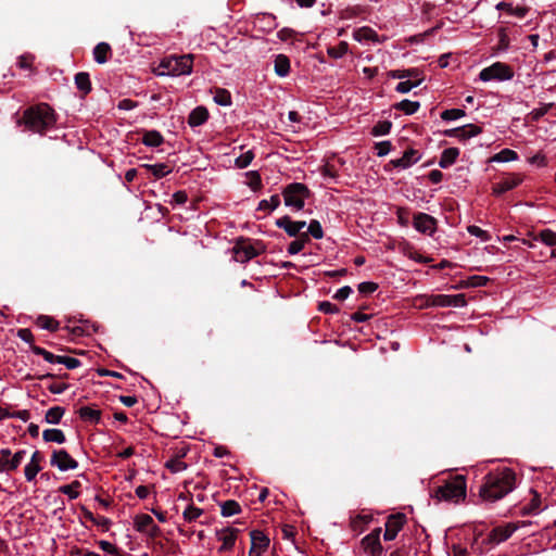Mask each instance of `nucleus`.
<instances>
[{
  "mask_svg": "<svg viewBox=\"0 0 556 556\" xmlns=\"http://www.w3.org/2000/svg\"><path fill=\"white\" fill-rule=\"evenodd\" d=\"M516 486V473L510 468L489 472L480 486V497L484 502H496L511 492Z\"/></svg>",
  "mask_w": 556,
  "mask_h": 556,
  "instance_id": "nucleus-1",
  "label": "nucleus"
},
{
  "mask_svg": "<svg viewBox=\"0 0 556 556\" xmlns=\"http://www.w3.org/2000/svg\"><path fill=\"white\" fill-rule=\"evenodd\" d=\"M25 126L40 135H45L56 123L55 111L47 103H39L27 108L23 113Z\"/></svg>",
  "mask_w": 556,
  "mask_h": 556,
  "instance_id": "nucleus-2",
  "label": "nucleus"
},
{
  "mask_svg": "<svg viewBox=\"0 0 556 556\" xmlns=\"http://www.w3.org/2000/svg\"><path fill=\"white\" fill-rule=\"evenodd\" d=\"M517 530V526L515 523H507L505 526H498L491 530L486 538L481 539V533L477 534L472 542V549L483 548L491 549L495 545H498L502 542L508 540L513 533Z\"/></svg>",
  "mask_w": 556,
  "mask_h": 556,
  "instance_id": "nucleus-3",
  "label": "nucleus"
},
{
  "mask_svg": "<svg viewBox=\"0 0 556 556\" xmlns=\"http://www.w3.org/2000/svg\"><path fill=\"white\" fill-rule=\"evenodd\" d=\"M466 496V478L457 475L438 486L434 491V497L440 501L458 502Z\"/></svg>",
  "mask_w": 556,
  "mask_h": 556,
  "instance_id": "nucleus-4",
  "label": "nucleus"
},
{
  "mask_svg": "<svg viewBox=\"0 0 556 556\" xmlns=\"http://www.w3.org/2000/svg\"><path fill=\"white\" fill-rule=\"evenodd\" d=\"M193 54L170 55L164 58L160 63L163 75H187L192 72Z\"/></svg>",
  "mask_w": 556,
  "mask_h": 556,
  "instance_id": "nucleus-5",
  "label": "nucleus"
},
{
  "mask_svg": "<svg viewBox=\"0 0 556 556\" xmlns=\"http://www.w3.org/2000/svg\"><path fill=\"white\" fill-rule=\"evenodd\" d=\"M282 195L287 206L300 211L304 207V201L311 195V191L304 184L292 182L285 187Z\"/></svg>",
  "mask_w": 556,
  "mask_h": 556,
  "instance_id": "nucleus-6",
  "label": "nucleus"
},
{
  "mask_svg": "<svg viewBox=\"0 0 556 556\" xmlns=\"http://www.w3.org/2000/svg\"><path fill=\"white\" fill-rule=\"evenodd\" d=\"M479 77L483 81L490 80H509L514 77L513 68L502 62H495L491 66L483 68Z\"/></svg>",
  "mask_w": 556,
  "mask_h": 556,
  "instance_id": "nucleus-7",
  "label": "nucleus"
},
{
  "mask_svg": "<svg viewBox=\"0 0 556 556\" xmlns=\"http://www.w3.org/2000/svg\"><path fill=\"white\" fill-rule=\"evenodd\" d=\"M264 247H262L260 250L256 249L250 242V239L240 238L232 248L233 260L239 263H247L250 260L258 256L262 252H264Z\"/></svg>",
  "mask_w": 556,
  "mask_h": 556,
  "instance_id": "nucleus-8",
  "label": "nucleus"
},
{
  "mask_svg": "<svg viewBox=\"0 0 556 556\" xmlns=\"http://www.w3.org/2000/svg\"><path fill=\"white\" fill-rule=\"evenodd\" d=\"M26 452L24 450L12 454L11 450L2 448L0 451V472H10L16 470L23 462Z\"/></svg>",
  "mask_w": 556,
  "mask_h": 556,
  "instance_id": "nucleus-9",
  "label": "nucleus"
},
{
  "mask_svg": "<svg viewBox=\"0 0 556 556\" xmlns=\"http://www.w3.org/2000/svg\"><path fill=\"white\" fill-rule=\"evenodd\" d=\"M466 305L465 294H434L430 295L427 300V306H438V307H460Z\"/></svg>",
  "mask_w": 556,
  "mask_h": 556,
  "instance_id": "nucleus-10",
  "label": "nucleus"
},
{
  "mask_svg": "<svg viewBox=\"0 0 556 556\" xmlns=\"http://www.w3.org/2000/svg\"><path fill=\"white\" fill-rule=\"evenodd\" d=\"M50 465L56 467L61 471L76 469L78 462L74 459L66 450H54L50 458Z\"/></svg>",
  "mask_w": 556,
  "mask_h": 556,
  "instance_id": "nucleus-11",
  "label": "nucleus"
},
{
  "mask_svg": "<svg viewBox=\"0 0 556 556\" xmlns=\"http://www.w3.org/2000/svg\"><path fill=\"white\" fill-rule=\"evenodd\" d=\"M380 534L381 528H376L362 539L361 545L369 556H380L382 554L383 547L380 542Z\"/></svg>",
  "mask_w": 556,
  "mask_h": 556,
  "instance_id": "nucleus-12",
  "label": "nucleus"
},
{
  "mask_svg": "<svg viewBox=\"0 0 556 556\" xmlns=\"http://www.w3.org/2000/svg\"><path fill=\"white\" fill-rule=\"evenodd\" d=\"M250 538H251V547L249 551L250 556H261L264 552L267 551L270 540L263 531L252 530L250 532Z\"/></svg>",
  "mask_w": 556,
  "mask_h": 556,
  "instance_id": "nucleus-13",
  "label": "nucleus"
},
{
  "mask_svg": "<svg viewBox=\"0 0 556 556\" xmlns=\"http://www.w3.org/2000/svg\"><path fill=\"white\" fill-rule=\"evenodd\" d=\"M406 522L405 514L397 513L390 515L386 522V531L383 538L386 541H392L396 538L397 533L404 527Z\"/></svg>",
  "mask_w": 556,
  "mask_h": 556,
  "instance_id": "nucleus-14",
  "label": "nucleus"
},
{
  "mask_svg": "<svg viewBox=\"0 0 556 556\" xmlns=\"http://www.w3.org/2000/svg\"><path fill=\"white\" fill-rule=\"evenodd\" d=\"M275 225L283 229L289 237H298L303 233L302 229L306 227L305 220H292L290 216L285 215L278 219H276Z\"/></svg>",
  "mask_w": 556,
  "mask_h": 556,
  "instance_id": "nucleus-15",
  "label": "nucleus"
},
{
  "mask_svg": "<svg viewBox=\"0 0 556 556\" xmlns=\"http://www.w3.org/2000/svg\"><path fill=\"white\" fill-rule=\"evenodd\" d=\"M413 225L416 230L425 235H432L437 229L435 218L422 212H418L414 215Z\"/></svg>",
  "mask_w": 556,
  "mask_h": 556,
  "instance_id": "nucleus-16",
  "label": "nucleus"
},
{
  "mask_svg": "<svg viewBox=\"0 0 556 556\" xmlns=\"http://www.w3.org/2000/svg\"><path fill=\"white\" fill-rule=\"evenodd\" d=\"M522 181L523 177L520 174H509L492 186V192L494 195L500 197L518 187Z\"/></svg>",
  "mask_w": 556,
  "mask_h": 556,
  "instance_id": "nucleus-17",
  "label": "nucleus"
},
{
  "mask_svg": "<svg viewBox=\"0 0 556 556\" xmlns=\"http://www.w3.org/2000/svg\"><path fill=\"white\" fill-rule=\"evenodd\" d=\"M421 159V153L413 148H408L404 153L403 156L396 160L390 161V165H392L395 168H408L415 163H417Z\"/></svg>",
  "mask_w": 556,
  "mask_h": 556,
  "instance_id": "nucleus-18",
  "label": "nucleus"
},
{
  "mask_svg": "<svg viewBox=\"0 0 556 556\" xmlns=\"http://www.w3.org/2000/svg\"><path fill=\"white\" fill-rule=\"evenodd\" d=\"M240 532L239 529L227 527L225 529H222L220 531H217L218 540L223 542L222 546L219 547V552L230 551L237 540V535Z\"/></svg>",
  "mask_w": 556,
  "mask_h": 556,
  "instance_id": "nucleus-19",
  "label": "nucleus"
},
{
  "mask_svg": "<svg viewBox=\"0 0 556 556\" xmlns=\"http://www.w3.org/2000/svg\"><path fill=\"white\" fill-rule=\"evenodd\" d=\"M208 118V111L204 106H197L188 116V124L191 127H197L204 124Z\"/></svg>",
  "mask_w": 556,
  "mask_h": 556,
  "instance_id": "nucleus-20",
  "label": "nucleus"
},
{
  "mask_svg": "<svg viewBox=\"0 0 556 556\" xmlns=\"http://www.w3.org/2000/svg\"><path fill=\"white\" fill-rule=\"evenodd\" d=\"M77 413L79 418L86 422L98 425L101 420V410L94 409L90 406H83Z\"/></svg>",
  "mask_w": 556,
  "mask_h": 556,
  "instance_id": "nucleus-21",
  "label": "nucleus"
},
{
  "mask_svg": "<svg viewBox=\"0 0 556 556\" xmlns=\"http://www.w3.org/2000/svg\"><path fill=\"white\" fill-rule=\"evenodd\" d=\"M111 55L112 49L106 42H100L93 48V59L99 64L108 62Z\"/></svg>",
  "mask_w": 556,
  "mask_h": 556,
  "instance_id": "nucleus-22",
  "label": "nucleus"
},
{
  "mask_svg": "<svg viewBox=\"0 0 556 556\" xmlns=\"http://www.w3.org/2000/svg\"><path fill=\"white\" fill-rule=\"evenodd\" d=\"M141 131L143 134L141 141L147 147H160L164 142L162 134L157 130L142 129Z\"/></svg>",
  "mask_w": 556,
  "mask_h": 556,
  "instance_id": "nucleus-23",
  "label": "nucleus"
},
{
  "mask_svg": "<svg viewBox=\"0 0 556 556\" xmlns=\"http://www.w3.org/2000/svg\"><path fill=\"white\" fill-rule=\"evenodd\" d=\"M76 88L83 93V97L87 96L91 91L90 76L86 72H79L75 75Z\"/></svg>",
  "mask_w": 556,
  "mask_h": 556,
  "instance_id": "nucleus-24",
  "label": "nucleus"
},
{
  "mask_svg": "<svg viewBox=\"0 0 556 556\" xmlns=\"http://www.w3.org/2000/svg\"><path fill=\"white\" fill-rule=\"evenodd\" d=\"M459 155V150L457 148H447L443 150L441 153V157L439 161V165L442 168H447L456 162V159Z\"/></svg>",
  "mask_w": 556,
  "mask_h": 556,
  "instance_id": "nucleus-25",
  "label": "nucleus"
},
{
  "mask_svg": "<svg viewBox=\"0 0 556 556\" xmlns=\"http://www.w3.org/2000/svg\"><path fill=\"white\" fill-rule=\"evenodd\" d=\"M275 73L279 77H286L290 73V60L285 54H278L275 58Z\"/></svg>",
  "mask_w": 556,
  "mask_h": 556,
  "instance_id": "nucleus-26",
  "label": "nucleus"
},
{
  "mask_svg": "<svg viewBox=\"0 0 556 556\" xmlns=\"http://www.w3.org/2000/svg\"><path fill=\"white\" fill-rule=\"evenodd\" d=\"M533 493V498L531 502L525 506L521 507L520 514L522 516H530L535 515L540 511V505H541V497L540 494L536 493L534 490H531Z\"/></svg>",
  "mask_w": 556,
  "mask_h": 556,
  "instance_id": "nucleus-27",
  "label": "nucleus"
},
{
  "mask_svg": "<svg viewBox=\"0 0 556 556\" xmlns=\"http://www.w3.org/2000/svg\"><path fill=\"white\" fill-rule=\"evenodd\" d=\"M42 439L45 442H54L63 444L66 441L64 432L60 429H46L42 432Z\"/></svg>",
  "mask_w": 556,
  "mask_h": 556,
  "instance_id": "nucleus-28",
  "label": "nucleus"
},
{
  "mask_svg": "<svg viewBox=\"0 0 556 556\" xmlns=\"http://www.w3.org/2000/svg\"><path fill=\"white\" fill-rule=\"evenodd\" d=\"M240 513L241 506L235 500H227L220 504V514L223 517H231Z\"/></svg>",
  "mask_w": 556,
  "mask_h": 556,
  "instance_id": "nucleus-29",
  "label": "nucleus"
},
{
  "mask_svg": "<svg viewBox=\"0 0 556 556\" xmlns=\"http://www.w3.org/2000/svg\"><path fill=\"white\" fill-rule=\"evenodd\" d=\"M65 414V408L61 406H53L46 412L45 421L51 425L60 424Z\"/></svg>",
  "mask_w": 556,
  "mask_h": 556,
  "instance_id": "nucleus-30",
  "label": "nucleus"
},
{
  "mask_svg": "<svg viewBox=\"0 0 556 556\" xmlns=\"http://www.w3.org/2000/svg\"><path fill=\"white\" fill-rule=\"evenodd\" d=\"M36 325L52 332L56 331L60 327L59 321L48 315H39L36 319Z\"/></svg>",
  "mask_w": 556,
  "mask_h": 556,
  "instance_id": "nucleus-31",
  "label": "nucleus"
},
{
  "mask_svg": "<svg viewBox=\"0 0 556 556\" xmlns=\"http://www.w3.org/2000/svg\"><path fill=\"white\" fill-rule=\"evenodd\" d=\"M393 108L395 110L403 111L406 115H412L419 110L420 103L418 101L404 99L401 102L394 104Z\"/></svg>",
  "mask_w": 556,
  "mask_h": 556,
  "instance_id": "nucleus-32",
  "label": "nucleus"
},
{
  "mask_svg": "<svg viewBox=\"0 0 556 556\" xmlns=\"http://www.w3.org/2000/svg\"><path fill=\"white\" fill-rule=\"evenodd\" d=\"M144 168L152 173L155 178H162L172 172V168L165 163L159 164H144Z\"/></svg>",
  "mask_w": 556,
  "mask_h": 556,
  "instance_id": "nucleus-33",
  "label": "nucleus"
},
{
  "mask_svg": "<svg viewBox=\"0 0 556 556\" xmlns=\"http://www.w3.org/2000/svg\"><path fill=\"white\" fill-rule=\"evenodd\" d=\"M309 237H308V233L304 232V233H301L300 235V238H298L296 240L292 241L289 245H288V253L291 254V255H294V254H298L299 252H301L305 244L309 242Z\"/></svg>",
  "mask_w": 556,
  "mask_h": 556,
  "instance_id": "nucleus-34",
  "label": "nucleus"
},
{
  "mask_svg": "<svg viewBox=\"0 0 556 556\" xmlns=\"http://www.w3.org/2000/svg\"><path fill=\"white\" fill-rule=\"evenodd\" d=\"M154 523L153 518L150 515L141 514L135 518V528L137 531L144 533Z\"/></svg>",
  "mask_w": 556,
  "mask_h": 556,
  "instance_id": "nucleus-35",
  "label": "nucleus"
},
{
  "mask_svg": "<svg viewBox=\"0 0 556 556\" xmlns=\"http://www.w3.org/2000/svg\"><path fill=\"white\" fill-rule=\"evenodd\" d=\"M213 99L218 105L228 106L231 104V94L224 88H216Z\"/></svg>",
  "mask_w": 556,
  "mask_h": 556,
  "instance_id": "nucleus-36",
  "label": "nucleus"
},
{
  "mask_svg": "<svg viewBox=\"0 0 556 556\" xmlns=\"http://www.w3.org/2000/svg\"><path fill=\"white\" fill-rule=\"evenodd\" d=\"M80 486V482L78 480H74L70 484L61 485L58 491L67 495L71 500H75L79 496V493L76 490Z\"/></svg>",
  "mask_w": 556,
  "mask_h": 556,
  "instance_id": "nucleus-37",
  "label": "nucleus"
},
{
  "mask_svg": "<svg viewBox=\"0 0 556 556\" xmlns=\"http://www.w3.org/2000/svg\"><path fill=\"white\" fill-rule=\"evenodd\" d=\"M534 240H540L548 247H556V232L552 229H543L534 237Z\"/></svg>",
  "mask_w": 556,
  "mask_h": 556,
  "instance_id": "nucleus-38",
  "label": "nucleus"
},
{
  "mask_svg": "<svg viewBox=\"0 0 556 556\" xmlns=\"http://www.w3.org/2000/svg\"><path fill=\"white\" fill-rule=\"evenodd\" d=\"M377 36V33L367 26L356 29L353 34L354 39L357 41L374 40Z\"/></svg>",
  "mask_w": 556,
  "mask_h": 556,
  "instance_id": "nucleus-39",
  "label": "nucleus"
},
{
  "mask_svg": "<svg viewBox=\"0 0 556 556\" xmlns=\"http://www.w3.org/2000/svg\"><path fill=\"white\" fill-rule=\"evenodd\" d=\"M392 123L390 121H380L372 128L370 134L375 137L388 135L391 131Z\"/></svg>",
  "mask_w": 556,
  "mask_h": 556,
  "instance_id": "nucleus-40",
  "label": "nucleus"
},
{
  "mask_svg": "<svg viewBox=\"0 0 556 556\" xmlns=\"http://www.w3.org/2000/svg\"><path fill=\"white\" fill-rule=\"evenodd\" d=\"M31 351L36 355L42 356L45 358V361H47L49 363H52V364L56 363V364H59L60 355H54L53 353L45 350L43 348L35 345V344H31Z\"/></svg>",
  "mask_w": 556,
  "mask_h": 556,
  "instance_id": "nucleus-41",
  "label": "nucleus"
},
{
  "mask_svg": "<svg viewBox=\"0 0 556 556\" xmlns=\"http://www.w3.org/2000/svg\"><path fill=\"white\" fill-rule=\"evenodd\" d=\"M348 49H349L348 42L341 41L337 46L329 47L327 49V53L330 58L340 59L348 52Z\"/></svg>",
  "mask_w": 556,
  "mask_h": 556,
  "instance_id": "nucleus-42",
  "label": "nucleus"
},
{
  "mask_svg": "<svg viewBox=\"0 0 556 556\" xmlns=\"http://www.w3.org/2000/svg\"><path fill=\"white\" fill-rule=\"evenodd\" d=\"M462 128L463 131L459 135V140H467L482 132V128L473 124L462 126Z\"/></svg>",
  "mask_w": 556,
  "mask_h": 556,
  "instance_id": "nucleus-43",
  "label": "nucleus"
},
{
  "mask_svg": "<svg viewBox=\"0 0 556 556\" xmlns=\"http://www.w3.org/2000/svg\"><path fill=\"white\" fill-rule=\"evenodd\" d=\"M553 109H556V104L555 103H546V104H543L541 108H538V109H534L531 113H530V117L533 122H538L540 121L545 114H547L549 111H552Z\"/></svg>",
  "mask_w": 556,
  "mask_h": 556,
  "instance_id": "nucleus-44",
  "label": "nucleus"
},
{
  "mask_svg": "<svg viewBox=\"0 0 556 556\" xmlns=\"http://www.w3.org/2000/svg\"><path fill=\"white\" fill-rule=\"evenodd\" d=\"M279 204H280L279 195L274 194L270 197V200H262L258 203L257 210L258 211H266V210L274 211L279 206Z\"/></svg>",
  "mask_w": 556,
  "mask_h": 556,
  "instance_id": "nucleus-45",
  "label": "nucleus"
},
{
  "mask_svg": "<svg viewBox=\"0 0 556 556\" xmlns=\"http://www.w3.org/2000/svg\"><path fill=\"white\" fill-rule=\"evenodd\" d=\"M418 74H419V71L417 68L394 70L389 73V75L392 78H396V79L417 77Z\"/></svg>",
  "mask_w": 556,
  "mask_h": 556,
  "instance_id": "nucleus-46",
  "label": "nucleus"
},
{
  "mask_svg": "<svg viewBox=\"0 0 556 556\" xmlns=\"http://www.w3.org/2000/svg\"><path fill=\"white\" fill-rule=\"evenodd\" d=\"M518 159V154L516 151L510 149H503L497 154L494 155L493 160L496 162H510Z\"/></svg>",
  "mask_w": 556,
  "mask_h": 556,
  "instance_id": "nucleus-47",
  "label": "nucleus"
},
{
  "mask_svg": "<svg viewBox=\"0 0 556 556\" xmlns=\"http://www.w3.org/2000/svg\"><path fill=\"white\" fill-rule=\"evenodd\" d=\"M165 467L172 472H179L187 468V464L184 463L179 456L168 459Z\"/></svg>",
  "mask_w": 556,
  "mask_h": 556,
  "instance_id": "nucleus-48",
  "label": "nucleus"
},
{
  "mask_svg": "<svg viewBox=\"0 0 556 556\" xmlns=\"http://www.w3.org/2000/svg\"><path fill=\"white\" fill-rule=\"evenodd\" d=\"M308 237L312 236L314 239H321L324 237V231L320 223L316 219H312L307 226Z\"/></svg>",
  "mask_w": 556,
  "mask_h": 556,
  "instance_id": "nucleus-49",
  "label": "nucleus"
},
{
  "mask_svg": "<svg viewBox=\"0 0 556 556\" xmlns=\"http://www.w3.org/2000/svg\"><path fill=\"white\" fill-rule=\"evenodd\" d=\"M466 115L465 110L463 109H448L441 113V118L443 121H454Z\"/></svg>",
  "mask_w": 556,
  "mask_h": 556,
  "instance_id": "nucleus-50",
  "label": "nucleus"
},
{
  "mask_svg": "<svg viewBox=\"0 0 556 556\" xmlns=\"http://www.w3.org/2000/svg\"><path fill=\"white\" fill-rule=\"evenodd\" d=\"M253 159H254V153L252 151H247L245 153L240 154L235 160V165L238 168H245V167H248L251 164Z\"/></svg>",
  "mask_w": 556,
  "mask_h": 556,
  "instance_id": "nucleus-51",
  "label": "nucleus"
},
{
  "mask_svg": "<svg viewBox=\"0 0 556 556\" xmlns=\"http://www.w3.org/2000/svg\"><path fill=\"white\" fill-rule=\"evenodd\" d=\"M422 81V78L420 79H417L416 81H412V80H405V81H400L396 87H395V90L400 93H407L409 92L413 88L419 86Z\"/></svg>",
  "mask_w": 556,
  "mask_h": 556,
  "instance_id": "nucleus-52",
  "label": "nucleus"
},
{
  "mask_svg": "<svg viewBox=\"0 0 556 556\" xmlns=\"http://www.w3.org/2000/svg\"><path fill=\"white\" fill-rule=\"evenodd\" d=\"M203 514V509L198 508L193 505H189L184 511V518L186 521L191 522L194 521Z\"/></svg>",
  "mask_w": 556,
  "mask_h": 556,
  "instance_id": "nucleus-53",
  "label": "nucleus"
},
{
  "mask_svg": "<svg viewBox=\"0 0 556 556\" xmlns=\"http://www.w3.org/2000/svg\"><path fill=\"white\" fill-rule=\"evenodd\" d=\"M41 470V466L40 465H36V464H33V463H28L25 468H24V475H25V479L28 481V482H31L33 480H35L36 476L38 475V472Z\"/></svg>",
  "mask_w": 556,
  "mask_h": 556,
  "instance_id": "nucleus-54",
  "label": "nucleus"
},
{
  "mask_svg": "<svg viewBox=\"0 0 556 556\" xmlns=\"http://www.w3.org/2000/svg\"><path fill=\"white\" fill-rule=\"evenodd\" d=\"M467 229L470 235L480 238L482 241H489L491 239V236L486 230H483L476 225L468 226Z\"/></svg>",
  "mask_w": 556,
  "mask_h": 556,
  "instance_id": "nucleus-55",
  "label": "nucleus"
},
{
  "mask_svg": "<svg viewBox=\"0 0 556 556\" xmlns=\"http://www.w3.org/2000/svg\"><path fill=\"white\" fill-rule=\"evenodd\" d=\"M59 364H63L67 369H75L81 365V362L75 357L60 355Z\"/></svg>",
  "mask_w": 556,
  "mask_h": 556,
  "instance_id": "nucleus-56",
  "label": "nucleus"
},
{
  "mask_svg": "<svg viewBox=\"0 0 556 556\" xmlns=\"http://www.w3.org/2000/svg\"><path fill=\"white\" fill-rule=\"evenodd\" d=\"M250 178L249 186L252 190L256 191L262 187V179L257 172L252 170L247 174Z\"/></svg>",
  "mask_w": 556,
  "mask_h": 556,
  "instance_id": "nucleus-57",
  "label": "nucleus"
},
{
  "mask_svg": "<svg viewBox=\"0 0 556 556\" xmlns=\"http://www.w3.org/2000/svg\"><path fill=\"white\" fill-rule=\"evenodd\" d=\"M490 282V278L486 276H471L468 279V286L470 287H485Z\"/></svg>",
  "mask_w": 556,
  "mask_h": 556,
  "instance_id": "nucleus-58",
  "label": "nucleus"
},
{
  "mask_svg": "<svg viewBox=\"0 0 556 556\" xmlns=\"http://www.w3.org/2000/svg\"><path fill=\"white\" fill-rule=\"evenodd\" d=\"M392 149L391 141H380L375 143V150L377 151L378 156L387 155Z\"/></svg>",
  "mask_w": 556,
  "mask_h": 556,
  "instance_id": "nucleus-59",
  "label": "nucleus"
},
{
  "mask_svg": "<svg viewBox=\"0 0 556 556\" xmlns=\"http://www.w3.org/2000/svg\"><path fill=\"white\" fill-rule=\"evenodd\" d=\"M318 309L320 312H323L324 314H337L340 312V308L337 305H334L328 301L320 302L318 304Z\"/></svg>",
  "mask_w": 556,
  "mask_h": 556,
  "instance_id": "nucleus-60",
  "label": "nucleus"
},
{
  "mask_svg": "<svg viewBox=\"0 0 556 556\" xmlns=\"http://www.w3.org/2000/svg\"><path fill=\"white\" fill-rule=\"evenodd\" d=\"M378 283L372 281H365L358 285V291L362 294H370L378 289Z\"/></svg>",
  "mask_w": 556,
  "mask_h": 556,
  "instance_id": "nucleus-61",
  "label": "nucleus"
},
{
  "mask_svg": "<svg viewBox=\"0 0 556 556\" xmlns=\"http://www.w3.org/2000/svg\"><path fill=\"white\" fill-rule=\"evenodd\" d=\"M17 337L24 342L29 343L30 345L34 344V334L28 328L18 329Z\"/></svg>",
  "mask_w": 556,
  "mask_h": 556,
  "instance_id": "nucleus-62",
  "label": "nucleus"
},
{
  "mask_svg": "<svg viewBox=\"0 0 556 556\" xmlns=\"http://www.w3.org/2000/svg\"><path fill=\"white\" fill-rule=\"evenodd\" d=\"M353 292L352 288L350 286H344L340 288L336 294L333 295L334 300L343 301L349 298V295Z\"/></svg>",
  "mask_w": 556,
  "mask_h": 556,
  "instance_id": "nucleus-63",
  "label": "nucleus"
},
{
  "mask_svg": "<svg viewBox=\"0 0 556 556\" xmlns=\"http://www.w3.org/2000/svg\"><path fill=\"white\" fill-rule=\"evenodd\" d=\"M99 546L102 551L109 553V554H112V555H118L119 554V551L118 548L113 545L112 543L108 542V541H100L99 542Z\"/></svg>",
  "mask_w": 556,
  "mask_h": 556,
  "instance_id": "nucleus-64",
  "label": "nucleus"
}]
</instances>
